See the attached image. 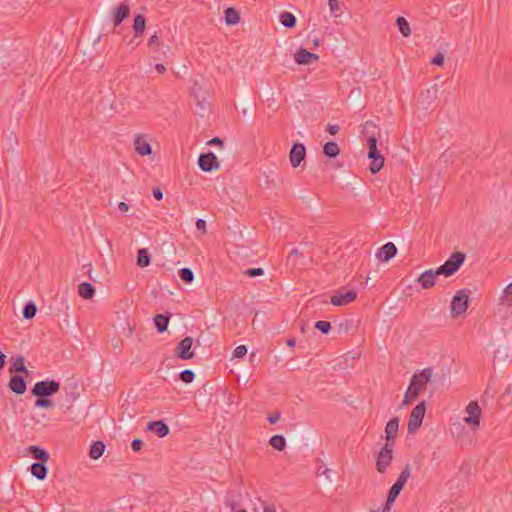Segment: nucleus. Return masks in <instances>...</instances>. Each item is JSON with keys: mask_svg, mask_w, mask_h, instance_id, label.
Masks as SVG:
<instances>
[{"mask_svg": "<svg viewBox=\"0 0 512 512\" xmlns=\"http://www.w3.org/2000/svg\"><path fill=\"white\" fill-rule=\"evenodd\" d=\"M367 142H368V158L371 160L369 169L372 174H376L384 166V157L381 155V153L377 149V139L373 133L368 137Z\"/></svg>", "mask_w": 512, "mask_h": 512, "instance_id": "1", "label": "nucleus"}, {"mask_svg": "<svg viewBox=\"0 0 512 512\" xmlns=\"http://www.w3.org/2000/svg\"><path fill=\"white\" fill-rule=\"evenodd\" d=\"M465 258L466 255L463 252H454L440 267L437 268V270L440 275H444L446 277L452 276L462 266Z\"/></svg>", "mask_w": 512, "mask_h": 512, "instance_id": "2", "label": "nucleus"}, {"mask_svg": "<svg viewBox=\"0 0 512 512\" xmlns=\"http://www.w3.org/2000/svg\"><path fill=\"white\" fill-rule=\"evenodd\" d=\"M469 300L467 290H458L451 301V317L456 319L463 315L469 307Z\"/></svg>", "mask_w": 512, "mask_h": 512, "instance_id": "3", "label": "nucleus"}, {"mask_svg": "<svg viewBox=\"0 0 512 512\" xmlns=\"http://www.w3.org/2000/svg\"><path fill=\"white\" fill-rule=\"evenodd\" d=\"M411 475V467L409 464H406L401 473L399 474L396 482L392 485L388 492L387 496V504H390L395 501V499L400 494L401 490L405 486L407 480Z\"/></svg>", "mask_w": 512, "mask_h": 512, "instance_id": "4", "label": "nucleus"}, {"mask_svg": "<svg viewBox=\"0 0 512 512\" xmlns=\"http://www.w3.org/2000/svg\"><path fill=\"white\" fill-rule=\"evenodd\" d=\"M60 389V383L55 380L39 381L35 383L31 394L36 397H49L57 393Z\"/></svg>", "mask_w": 512, "mask_h": 512, "instance_id": "5", "label": "nucleus"}, {"mask_svg": "<svg viewBox=\"0 0 512 512\" xmlns=\"http://www.w3.org/2000/svg\"><path fill=\"white\" fill-rule=\"evenodd\" d=\"M426 413V405L425 402L422 401L418 403L413 410L411 411L409 421H408V432L414 433L417 431L422 425L423 418Z\"/></svg>", "mask_w": 512, "mask_h": 512, "instance_id": "6", "label": "nucleus"}, {"mask_svg": "<svg viewBox=\"0 0 512 512\" xmlns=\"http://www.w3.org/2000/svg\"><path fill=\"white\" fill-rule=\"evenodd\" d=\"M393 444L386 443L378 453L376 460V469L380 473H384L393 460Z\"/></svg>", "mask_w": 512, "mask_h": 512, "instance_id": "7", "label": "nucleus"}, {"mask_svg": "<svg viewBox=\"0 0 512 512\" xmlns=\"http://www.w3.org/2000/svg\"><path fill=\"white\" fill-rule=\"evenodd\" d=\"M130 14V7L127 3L122 2L113 6L110 10V18L114 27H118Z\"/></svg>", "mask_w": 512, "mask_h": 512, "instance_id": "8", "label": "nucleus"}, {"mask_svg": "<svg viewBox=\"0 0 512 512\" xmlns=\"http://www.w3.org/2000/svg\"><path fill=\"white\" fill-rule=\"evenodd\" d=\"M433 374V369L430 367L424 368L420 372L414 373L410 384L411 386L417 388L418 390L422 391L425 389L426 385L430 382Z\"/></svg>", "mask_w": 512, "mask_h": 512, "instance_id": "9", "label": "nucleus"}, {"mask_svg": "<svg viewBox=\"0 0 512 512\" xmlns=\"http://www.w3.org/2000/svg\"><path fill=\"white\" fill-rule=\"evenodd\" d=\"M467 417L464 418V422L470 425L472 428H477L480 424V418L482 411L476 401H471L466 407Z\"/></svg>", "mask_w": 512, "mask_h": 512, "instance_id": "10", "label": "nucleus"}, {"mask_svg": "<svg viewBox=\"0 0 512 512\" xmlns=\"http://www.w3.org/2000/svg\"><path fill=\"white\" fill-rule=\"evenodd\" d=\"M357 297V292L353 289H341L331 297V304L334 306H345L353 302Z\"/></svg>", "mask_w": 512, "mask_h": 512, "instance_id": "11", "label": "nucleus"}, {"mask_svg": "<svg viewBox=\"0 0 512 512\" xmlns=\"http://www.w3.org/2000/svg\"><path fill=\"white\" fill-rule=\"evenodd\" d=\"M193 345L192 337H185L182 339L175 348L176 357L182 360H189L194 357V352L191 351Z\"/></svg>", "mask_w": 512, "mask_h": 512, "instance_id": "12", "label": "nucleus"}, {"mask_svg": "<svg viewBox=\"0 0 512 512\" xmlns=\"http://www.w3.org/2000/svg\"><path fill=\"white\" fill-rule=\"evenodd\" d=\"M198 165L199 168L204 172H211L213 170L219 169L220 167L217 157L213 152L201 154L198 158Z\"/></svg>", "mask_w": 512, "mask_h": 512, "instance_id": "13", "label": "nucleus"}, {"mask_svg": "<svg viewBox=\"0 0 512 512\" xmlns=\"http://www.w3.org/2000/svg\"><path fill=\"white\" fill-rule=\"evenodd\" d=\"M207 91H205L201 85L195 81L190 89V96L196 101L197 106L204 110L207 106Z\"/></svg>", "mask_w": 512, "mask_h": 512, "instance_id": "14", "label": "nucleus"}, {"mask_svg": "<svg viewBox=\"0 0 512 512\" xmlns=\"http://www.w3.org/2000/svg\"><path fill=\"white\" fill-rule=\"evenodd\" d=\"M306 148L302 143H295L289 153V160L293 168H297L305 159Z\"/></svg>", "mask_w": 512, "mask_h": 512, "instance_id": "15", "label": "nucleus"}, {"mask_svg": "<svg viewBox=\"0 0 512 512\" xmlns=\"http://www.w3.org/2000/svg\"><path fill=\"white\" fill-rule=\"evenodd\" d=\"M439 275L440 273L437 269H428L419 275L416 282L420 284L423 289H429L435 285L437 276Z\"/></svg>", "mask_w": 512, "mask_h": 512, "instance_id": "16", "label": "nucleus"}, {"mask_svg": "<svg viewBox=\"0 0 512 512\" xmlns=\"http://www.w3.org/2000/svg\"><path fill=\"white\" fill-rule=\"evenodd\" d=\"M294 59L296 63L300 65H308L313 62L318 61L319 56L318 54L311 53L305 48H300L294 55Z\"/></svg>", "mask_w": 512, "mask_h": 512, "instance_id": "17", "label": "nucleus"}, {"mask_svg": "<svg viewBox=\"0 0 512 512\" xmlns=\"http://www.w3.org/2000/svg\"><path fill=\"white\" fill-rule=\"evenodd\" d=\"M397 254V247L392 242L384 244L377 252L376 257L381 262H387Z\"/></svg>", "mask_w": 512, "mask_h": 512, "instance_id": "18", "label": "nucleus"}, {"mask_svg": "<svg viewBox=\"0 0 512 512\" xmlns=\"http://www.w3.org/2000/svg\"><path fill=\"white\" fill-rule=\"evenodd\" d=\"M135 151L141 156H148L152 153V148L148 141L141 135H137L134 139Z\"/></svg>", "mask_w": 512, "mask_h": 512, "instance_id": "19", "label": "nucleus"}, {"mask_svg": "<svg viewBox=\"0 0 512 512\" xmlns=\"http://www.w3.org/2000/svg\"><path fill=\"white\" fill-rule=\"evenodd\" d=\"M147 430L155 432L160 438L166 437L170 432L169 426L162 420L149 422Z\"/></svg>", "mask_w": 512, "mask_h": 512, "instance_id": "20", "label": "nucleus"}, {"mask_svg": "<svg viewBox=\"0 0 512 512\" xmlns=\"http://www.w3.org/2000/svg\"><path fill=\"white\" fill-rule=\"evenodd\" d=\"M8 386L16 394H23L27 388L25 379L19 375H13Z\"/></svg>", "mask_w": 512, "mask_h": 512, "instance_id": "21", "label": "nucleus"}, {"mask_svg": "<svg viewBox=\"0 0 512 512\" xmlns=\"http://www.w3.org/2000/svg\"><path fill=\"white\" fill-rule=\"evenodd\" d=\"M399 427V419L397 417L392 418L388 421L385 427V438L389 443L391 439H394L397 436Z\"/></svg>", "mask_w": 512, "mask_h": 512, "instance_id": "22", "label": "nucleus"}, {"mask_svg": "<svg viewBox=\"0 0 512 512\" xmlns=\"http://www.w3.org/2000/svg\"><path fill=\"white\" fill-rule=\"evenodd\" d=\"M46 462H35L31 465V474L38 480H44L48 473V468L45 465Z\"/></svg>", "mask_w": 512, "mask_h": 512, "instance_id": "23", "label": "nucleus"}, {"mask_svg": "<svg viewBox=\"0 0 512 512\" xmlns=\"http://www.w3.org/2000/svg\"><path fill=\"white\" fill-rule=\"evenodd\" d=\"M146 28V18L142 14H137L133 22L134 38H138L144 34Z\"/></svg>", "mask_w": 512, "mask_h": 512, "instance_id": "24", "label": "nucleus"}, {"mask_svg": "<svg viewBox=\"0 0 512 512\" xmlns=\"http://www.w3.org/2000/svg\"><path fill=\"white\" fill-rule=\"evenodd\" d=\"M28 451L34 459L40 462H47L49 460V453L39 446L30 445Z\"/></svg>", "mask_w": 512, "mask_h": 512, "instance_id": "25", "label": "nucleus"}, {"mask_svg": "<svg viewBox=\"0 0 512 512\" xmlns=\"http://www.w3.org/2000/svg\"><path fill=\"white\" fill-rule=\"evenodd\" d=\"M78 292L81 297L84 299H91L95 294V289L92 284L88 282H83L78 287Z\"/></svg>", "mask_w": 512, "mask_h": 512, "instance_id": "26", "label": "nucleus"}, {"mask_svg": "<svg viewBox=\"0 0 512 512\" xmlns=\"http://www.w3.org/2000/svg\"><path fill=\"white\" fill-rule=\"evenodd\" d=\"M105 451V444L102 441H95L91 445L89 456L92 459L100 458Z\"/></svg>", "mask_w": 512, "mask_h": 512, "instance_id": "27", "label": "nucleus"}, {"mask_svg": "<svg viewBox=\"0 0 512 512\" xmlns=\"http://www.w3.org/2000/svg\"><path fill=\"white\" fill-rule=\"evenodd\" d=\"M340 149L336 142L329 141L323 147V154L327 157L334 158L339 155Z\"/></svg>", "mask_w": 512, "mask_h": 512, "instance_id": "28", "label": "nucleus"}, {"mask_svg": "<svg viewBox=\"0 0 512 512\" xmlns=\"http://www.w3.org/2000/svg\"><path fill=\"white\" fill-rule=\"evenodd\" d=\"M280 22L284 27L294 28L296 26V17L287 11L280 14Z\"/></svg>", "mask_w": 512, "mask_h": 512, "instance_id": "29", "label": "nucleus"}, {"mask_svg": "<svg viewBox=\"0 0 512 512\" xmlns=\"http://www.w3.org/2000/svg\"><path fill=\"white\" fill-rule=\"evenodd\" d=\"M155 326L159 333H163L167 330L169 323V316H165L162 314L156 315L154 318Z\"/></svg>", "mask_w": 512, "mask_h": 512, "instance_id": "30", "label": "nucleus"}, {"mask_svg": "<svg viewBox=\"0 0 512 512\" xmlns=\"http://www.w3.org/2000/svg\"><path fill=\"white\" fill-rule=\"evenodd\" d=\"M239 13L232 7L225 10V21L228 25H235L239 22Z\"/></svg>", "mask_w": 512, "mask_h": 512, "instance_id": "31", "label": "nucleus"}, {"mask_svg": "<svg viewBox=\"0 0 512 512\" xmlns=\"http://www.w3.org/2000/svg\"><path fill=\"white\" fill-rule=\"evenodd\" d=\"M396 24L398 26L399 31L401 32V34L404 37H408V36L411 35L410 25H409L408 21L404 17L399 16L396 19Z\"/></svg>", "mask_w": 512, "mask_h": 512, "instance_id": "32", "label": "nucleus"}, {"mask_svg": "<svg viewBox=\"0 0 512 512\" xmlns=\"http://www.w3.org/2000/svg\"><path fill=\"white\" fill-rule=\"evenodd\" d=\"M150 254L146 248H142L138 251L137 264L140 267H147L150 264Z\"/></svg>", "mask_w": 512, "mask_h": 512, "instance_id": "33", "label": "nucleus"}, {"mask_svg": "<svg viewBox=\"0 0 512 512\" xmlns=\"http://www.w3.org/2000/svg\"><path fill=\"white\" fill-rule=\"evenodd\" d=\"M270 445L279 451H283L286 447V440L282 435H274L269 440Z\"/></svg>", "mask_w": 512, "mask_h": 512, "instance_id": "34", "label": "nucleus"}, {"mask_svg": "<svg viewBox=\"0 0 512 512\" xmlns=\"http://www.w3.org/2000/svg\"><path fill=\"white\" fill-rule=\"evenodd\" d=\"M420 390H418L417 388L411 386V384L409 385L406 393H405V396H404V400H403V405H407L409 404L411 401L415 400L419 394H420Z\"/></svg>", "mask_w": 512, "mask_h": 512, "instance_id": "35", "label": "nucleus"}, {"mask_svg": "<svg viewBox=\"0 0 512 512\" xmlns=\"http://www.w3.org/2000/svg\"><path fill=\"white\" fill-rule=\"evenodd\" d=\"M10 371L20 372V373H28L27 368L24 365L23 356H18L14 363L10 366Z\"/></svg>", "mask_w": 512, "mask_h": 512, "instance_id": "36", "label": "nucleus"}, {"mask_svg": "<svg viewBox=\"0 0 512 512\" xmlns=\"http://www.w3.org/2000/svg\"><path fill=\"white\" fill-rule=\"evenodd\" d=\"M37 312V306L33 301H29L23 309V317L25 319H32Z\"/></svg>", "mask_w": 512, "mask_h": 512, "instance_id": "37", "label": "nucleus"}, {"mask_svg": "<svg viewBox=\"0 0 512 512\" xmlns=\"http://www.w3.org/2000/svg\"><path fill=\"white\" fill-rule=\"evenodd\" d=\"M147 46L153 51V52H158L161 47H162V43L158 37V35L155 33L154 35H152L149 39H148V42H147Z\"/></svg>", "mask_w": 512, "mask_h": 512, "instance_id": "38", "label": "nucleus"}, {"mask_svg": "<svg viewBox=\"0 0 512 512\" xmlns=\"http://www.w3.org/2000/svg\"><path fill=\"white\" fill-rule=\"evenodd\" d=\"M328 4H329L330 11L335 18H338L342 15L343 10H342L341 4L338 2V0H329Z\"/></svg>", "mask_w": 512, "mask_h": 512, "instance_id": "39", "label": "nucleus"}, {"mask_svg": "<svg viewBox=\"0 0 512 512\" xmlns=\"http://www.w3.org/2000/svg\"><path fill=\"white\" fill-rule=\"evenodd\" d=\"M179 277L185 283H191L194 280V273L190 268H182L179 270Z\"/></svg>", "mask_w": 512, "mask_h": 512, "instance_id": "40", "label": "nucleus"}, {"mask_svg": "<svg viewBox=\"0 0 512 512\" xmlns=\"http://www.w3.org/2000/svg\"><path fill=\"white\" fill-rule=\"evenodd\" d=\"M34 405L37 408H50L53 407V402L47 397H38Z\"/></svg>", "mask_w": 512, "mask_h": 512, "instance_id": "41", "label": "nucleus"}, {"mask_svg": "<svg viewBox=\"0 0 512 512\" xmlns=\"http://www.w3.org/2000/svg\"><path fill=\"white\" fill-rule=\"evenodd\" d=\"M315 328L321 331L323 334H328L331 330V324L328 321L320 320L315 323Z\"/></svg>", "mask_w": 512, "mask_h": 512, "instance_id": "42", "label": "nucleus"}, {"mask_svg": "<svg viewBox=\"0 0 512 512\" xmlns=\"http://www.w3.org/2000/svg\"><path fill=\"white\" fill-rule=\"evenodd\" d=\"M195 374L192 370L186 369L180 373V378L184 383H191L194 380Z\"/></svg>", "mask_w": 512, "mask_h": 512, "instance_id": "43", "label": "nucleus"}, {"mask_svg": "<svg viewBox=\"0 0 512 512\" xmlns=\"http://www.w3.org/2000/svg\"><path fill=\"white\" fill-rule=\"evenodd\" d=\"M244 273L249 277H257L263 275L264 270L262 268H249Z\"/></svg>", "mask_w": 512, "mask_h": 512, "instance_id": "44", "label": "nucleus"}, {"mask_svg": "<svg viewBox=\"0 0 512 512\" xmlns=\"http://www.w3.org/2000/svg\"><path fill=\"white\" fill-rule=\"evenodd\" d=\"M247 353V348L245 345H239L234 349L233 356L236 358H240L245 356Z\"/></svg>", "mask_w": 512, "mask_h": 512, "instance_id": "45", "label": "nucleus"}, {"mask_svg": "<svg viewBox=\"0 0 512 512\" xmlns=\"http://www.w3.org/2000/svg\"><path fill=\"white\" fill-rule=\"evenodd\" d=\"M143 445H144L143 441L139 438H135L131 442V448L135 452L140 451L142 449Z\"/></svg>", "mask_w": 512, "mask_h": 512, "instance_id": "46", "label": "nucleus"}, {"mask_svg": "<svg viewBox=\"0 0 512 512\" xmlns=\"http://www.w3.org/2000/svg\"><path fill=\"white\" fill-rule=\"evenodd\" d=\"M444 63V55L438 52L435 57L431 60L432 65L442 66Z\"/></svg>", "mask_w": 512, "mask_h": 512, "instance_id": "47", "label": "nucleus"}, {"mask_svg": "<svg viewBox=\"0 0 512 512\" xmlns=\"http://www.w3.org/2000/svg\"><path fill=\"white\" fill-rule=\"evenodd\" d=\"M196 228L198 231L201 232V234H205L206 233V221L204 219H198L196 221Z\"/></svg>", "mask_w": 512, "mask_h": 512, "instance_id": "48", "label": "nucleus"}, {"mask_svg": "<svg viewBox=\"0 0 512 512\" xmlns=\"http://www.w3.org/2000/svg\"><path fill=\"white\" fill-rule=\"evenodd\" d=\"M279 419H280V413L279 412H275V413L269 415L268 418H267V420L271 424H275Z\"/></svg>", "mask_w": 512, "mask_h": 512, "instance_id": "49", "label": "nucleus"}, {"mask_svg": "<svg viewBox=\"0 0 512 512\" xmlns=\"http://www.w3.org/2000/svg\"><path fill=\"white\" fill-rule=\"evenodd\" d=\"M339 126L338 125H328L327 126V131L331 134V135H335L338 133L339 131Z\"/></svg>", "mask_w": 512, "mask_h": 512, "instance_id": "50", "label": "nucleus"}, {"mask_svg": "<svg viewBox=\"0 0 512 512\" xmlns=\"http://www.w3.org/2000/svg\"><path fill=\"white\" fill-rule=\"evenodd\" d=\"M452 153L451 152H448V151H445L442 155H441V159L445 162V163H448L449 161H452Z\"/></svg>", "mask_w": 512, "mask_h": 512, "instance_id": "51", "label": "nucleus"}, {"mask_svg": "<svg viewBox=\"0 0 512 512\" xmlns=\"http://www.w3.org/2000/svg\"><path fill=\"white\" fill-rule=\"evenodd\" d=\"M153 196L155 199L161 200L163 198V192L160 190V188H154Z\"/></svg>", "mask_w": 512, "mask_h": 512, "instance_id": "52", "label": "nucleus"}, {"mask_svg": "<svg viewBox=\"0 0 512 512\" xmlns=\"http://www.w3.org/2000/svg\"><path fill=\"white\" fill-rule=\"evenodd\" d=\"M118 209L121 212H127L129 210V205L127 203H125V202H120L118 204Z\"/></svg>", "mask_w": 512, "mask_h": 512, "instance_id": "53", "label": "nucleus"}, {"mask_svg": "<svg viewBox=\"0 0 512 512\" xmlns=\"http://www.w3.org/2000/svg\"><path fill=\"white\" fill-rule=\"evenodd\" d=\"M208 144H210V145H220V146H222V145H223V141H222L220 138L215 137V138L211 139V140L208 142Z\"/></svg>", "mask_w": 512, "mask_h": 512, "instance_id": "54", "label": "nucleus"}, {"mask_svg": "<svg viewBox=\"0 0 512 512\" xmlns=\"http://www.w3.org/2000/svg\"><path fill=\"white\" fill-rule=\"evenodd\" d=\"M155 70L158 73L163 74L166 71V67L163 64L158 63V64L155 65Z\"/></svg>", "mask_w": 512, "mask_h": 512, "instance_id": "55", "label": "nucleus"}, {"mask_svg": "<svg viewBox=\"0 0 512 512\" xmlns=\"http://www.w3.org/2000/svg\"><path fill=\"white\" fill-rule=\"evenodd\" d=\"M369 128H376V125L374 124L373 121H366L365 124H364V129L365 131H369Z\"/></svg>", "mask_w": 512, "mask_h": 512, "instance_id": "56", "label": "nucleus"}, {"mask_svg": "<svg viewBox=\"0 0 512 512\" xmlns=\"http://www.w3.org/2000/svg\"><path fill=\"white\" fill-rule=\"evenodd\" d=\"M5 359L6 355L2 352H0V370L4 368L5 366Z\"/></svg>", "mask_w": 512, "mask_h": 512, "instance_id": "57", "label": "nucleus"}, {"mask_svg": "<svg viewBox=\"0 0 512 512\" xmlns=\"http://www.w3.org/2000/svg\"><path fill=\"white\" fill-rule=\"evenodd\" d=\"M504 293L506 296L512 295V282L507 285V287L504 290Z\"/></svg>", "mask_w": 512, "mask_h": 512, "instance_id": "58", "label": "nucleus"}, {"mask_svg": "<svg viewBox=\"0 0 512 512\" xmlns=\"http://www.w3.org/2000/svg\"><path fill=\"white\" fill-rule=\"evenodd\" d=\"M286 344H287L289 347H294V346H295V344H296V341H295V339L290 338V339H288V340L286 341Z\"/></svg>", "mask_w": 512, "mask_h": 512, "instance_id": "59", "label": "nucleus"}, {"mask_svg": "<svg viewBox=\"0 0 512 512\" xmlns=\"http://www.w3.org/2000/svg\"><path fill=\"white\" fill-rule=\"evenodd\" d=\"M297 255H302V254L299 252V250H298V249H293V250L290 252V256H289V258H290L291 256H297Z\"/></svg>", "mask_w": 512, "mask_h": 512, "instance_id": "60", "label": "nucleus"}, {"mask_svg": "<svg viewBox=\"0 0 512 512\" xmlns=\"http://www.w3.org/2000/svg\"><path fill=\"white\" fill-rule=\"evenodd\" d=\"M319 44H320L319 39H318V38H315V39L313 40V48H317V47L319 46Z\"/></svg>", "mask_w": 512, "mask_h": 512, "instance_id": "61", "label": "nucleus"}, {"mask_svg": "<svg viewBox=\"0 0 512 512\" xmlns=\"http://www.w3.org/2000/svg\"><path fill=\"white\" fill-rule=\"evenodd\" d=\"M264 510L265 512H276L275 509L271 507H265Z\"/></svg>", "mask_w": 512, "mask_h": 512, "instance_id": "62", "label": "nucleus"}, {"mask_svg": "<svg viewBox=\"0 0 512 512\" xmlns=\"http://www.w3.org/2000/svg\"><path fill=\"white\" fill-rule=\"evenodd\" d=\"M235 512H247V511H246V510H244V509H238V510H236Z\"/></svg>", "mask_w": 512, "mask_h": 512, "instance_id": "63", "label": "nucleus"}]
</instances>
